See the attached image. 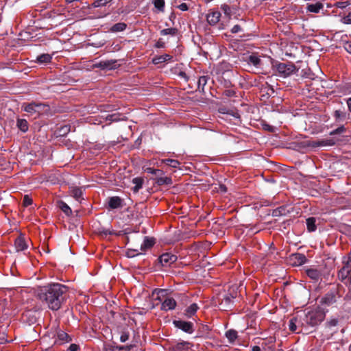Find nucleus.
I'll return each instance as SVG.
<instances>
[{
    "instance_id": "obj_13",
    "label": "nucleus",
    "mask_w": 351,
    "mask_h": 351,
    "mask_svg": "<svg viewBox=\"0 0 351 351\" xmlns=\"http://www.w3.org/2000/svg\"><path fill=\"white\" fill-rule=\"evenodd\" d=\"M306 256L302 253H293L289 256V261L293 266H300L307 262Z\"/></svg>"
},
{
    "instance_id": "obj_32",
    "label": "nucleus",
    "mask_w": 351,
    "mask_h": 351,
    "mask_svg": "<svg viewBox=\"0 0 351 351\" xmlns=\"http://www.w3.org/2000/svg\"><path fill=\"white\" fill-rule=\"evenodd\" d=\"M225 337L230 343H233L238 337V332L234 329H230L226 332Z\"/></svg>"
},
{
    "instance_id": "obj_31",
    "label": "nucleus",
    "mask_w": 351,
    "mask_h": 351,
    "mask_svg": "<svg viewBox=\"0 0 351 351\" xmlns=\"http://www.w3.org/2000/svg\"><path fill=\"white\" fill-rule=\"evenodd\" d=\"M36 107L35 108H36V110H38V112H36V117L43 114L49 110V105H47L45 104L36 102Z\"/></svg>"
},
{
    "instance_id": "obj_26",
    "label": "nucleus",
    "mask_w": 351,
    "mask_h": 351,
    "mask_svg": "<svg viewBox=\"0 0 351 351\" xmlns=\"http://www.w3.org/2000/svg\"><path fill=\"white\" fill-rule=\"evenodd\" d=\"M105 119L111 123L112 122H118L124 120L125 119V116L121 113L115 112L107 114Z\"/></svg>"
},
{
    "instance_id": "obj_60",
    "label": "nucleus",
    "mask_w": 351,
    "mask_h": 351,
    "mask_svg": "<svg viewBox=\"0 0 351 351\" xmlns=\"http://www.w3.org/2000/svg\"><path fill=\"white\" fill-rule=\"evenodd\" d=\"M80 346L75 343H71L67 348V351H78Z\"/></svg>"
},
{
    "instance_id": "obj_21",
    "label": "nucleus",
    "mask_w": 351,
    "mask_h": 351,
    "mask_svg": "<svg viewBox=\"0 0 351 351\" xmlns=\"http://www.w3.org/2000/svg\"><path fill=\"white\" fill-rule=\"evenodd\" d=\"M177 305L176 301L172 298H167L161 304L160 309L168 311L175 309Z\"/></svg>"
},
{
    "instance_id": "obj_39",
    "label": "nucleus",
    "mask_w": 351,
    "mask_h": 351,
    "mask_svg": "<svg viewBox=\"0 0 351 351\" xmlns=\"http://www.w3.org/2000/svg\"><path fill=\"white\" fill-rule=\"evenodd\" d=\"M70 131H71V125H64L58 129L56 134L59 136H65L70 132Z\"/></svg>"
},
{
    "instance_id": "obj_10",
    "label": "nucleus",
    "mask_w": 351,
    "mask_h": 351,
    "mask_svg": "<svg viewBox=\"0 0 351 351\" xmlns=\"http://www.w3.org/2000/svg\"><path fill=\"white\" fill-rule=\"evenodd\" d=\"M339 295V291L337 287H334L331 289L328 292H327L321 300V303L322 304L326 305L328 306L335 304L337 302V298Z\"/></svg>"
},
{
    "instance_id": "obj_14",
    "label": "nucleus",
    "mask_w": 351,
    "mask_h": 351,
    "mask_svg": "<svg viewBox=\"0 0 351 351\" xmlns=\"http://www.w3.org/2000/svg\"><path fill=\"white\" fill-rule=\"evenodd\" d=\"M305 274L313 282H318L322 280V272L320 270L314 267H305Z\"/></svg>"
},
{
    "instance_id": "obj_52",
    "label": "nucleus",
    "mask_w": 351,
    "mask_h": 351,
    "mask_svg": "<svg viewBox=\"0 0 351 351\" xmlns=\"http://www.w3.org/2000/svg\"><path fill=\"white\" fill-rule=\"evenodd\" d=\"M276 342L275 337H269L265 340V344L269 346V348L272 350L271 351H274L275 348H273L274 343Z\"/></svg>"
},
{
    "instance_id": "obj_19",
    "label": "nucleus",
    "mask_w": 351,
    "mask_h": 351,
    "mask_svg": "<svg viewBox=\"0 0 351 351\" xmlns=\"http://www.w3.org/2000/svg\"><path fill=\"white\" fill-rule=\"evenodd\" d=\"M94 66L104 70L114 69L117 66V61L114 60L100 61L99 62L95 64Z\"/></svg>"
},
{
    "instance_id": "obj_51",
    "label": "nucleus",
    "mask_w": 351,
    "mask_h": 351,
    "mask_svg": "<svg viewBox=\"0 0 351 351\" xmlns=\"http://www.w3.org/2000/svg\"><path fill=\"white\" fill-rule=\"evenodd\" d=\"M33 204L32 198L29 195H25L23 199V205L27 207Z\"/></svg>"
},
{
    "instance_id": "obj_16",
    "label": "nucleus",
    "mask_w": 351,
    "mask_h": 351,
    "mask_svg": "<svg viewBox=\"0 0 351 351\" xmlns=\"http://www.w3.org/2000/svg\"><path fill=\"white\" fill-rule=\"evenodd\" d=\"M351 273V260H348L345 263L343 267L338 271L337 276L338 278L341 281L344 282L348 276L350 275Z\"/></svg>"
},
{
    "instance_id": "obj_55",
    "label": "nucleus",
    "mask_w": 351,
    "mask_h": 351,
    "mask_svg": "<svg viewBox=\"0 0 351 351\" xmlns=\"http://www.w3.org/2000/svg\"><path fill=\"white\" fill-rule=\"evenodd\" d=\"M221 9L223 10V13L226 15L230 16L231 15V9L230 6L227 4H222L221 5Z\"/></svg>"
},
{
    "instance_id": "obj_47",
    "label": "nucleus",
    "mask_w": 351,
    "mask_h": 351,
    "mask_svg": "<svg viewBox=\"0 0 351 351\" xmlns=\"http://www.w3.org/2000/svg\"><path fill=\"white\" fill-rule=\"evenodd\" d=\"M317 145L319 146H333L335 141L333 139H323L317 141Z\"/></svg>"
},
{
    "instance_id": "obj_43",
    "label": "nucleus",
    "mask_w": 351,
    "mask_h": 351,
    "mask_svg": "<svg viewBox=\"0 0 351 351\" xmlns=\"http://www.w3.org/2000/svg\"><path fill=\"white\" fill-rule=\"evenodd\" d=\"M127 27V25L124 23H117L112 26L111 31L113 32H118L124 31Z\"/></svg>"
},
{
    "instance_id": "obj_37",
    "label": "nucleus",
    "mask_w": 351,
    "mask_h": 351,
    "mask_svg": "<svg viewBox=\"0 0 351 351\" xmlns=\"http://www.w3.org/2000/svg\"><path fill=\"white\" fill-rule=\"evenodd\" d=\"M155 243V240L153 238L145 237L143 243L141 245V250H145L152 247Z\"/></svg>"
},
{
    "instance_id": "obj_40",
    "label": "nucleus",
    "mask_w": 351,
    "mask_h": 351,
    "mask_svg": "<svg viewBox=\"0 0 351 351\" xmlns=\"http://www.w3.org/2000/svg\"><path fill=\"white\" fill-rule=\"evenodd\" d=\"M322 8L323 5L321 3L309 4L307 7L308 11L313 13H319Z\"/></svg>"
},
{
    "instance_id": "obj_46",
    "label": "nucleus",
    "mask_w": 351,
    "mask_h": 351,
    "mask_svg": "<svg viewBox=\"0 0 351 351\" xmlns=\"http://www.w3.org/2000/svg\"><path fill=\"white\" fill-rule=\"evenodd\" d=\"M346 131V129L343 125H341L337 128L330 132V136L341 135Z\"/></svg>"
},
{
    "instance_id": "obj_35",
    "label": "nucleus",
    "mask_w": 351,
    "mask_h": 351,
    "mask_svg": "<svg viewBox=\"0 0 351 351\" xmlns=\"http://www.w3.org/2000/svg\"><path fill=\"white\" fill-rule=\"evenodd\" d=\"M172 56L169 54H163L161 56H156L152 59V62L154 64H158L162 62H165L167 60H170Z\"/></svg>"
},
{
    "instance_id": "obj_59",
    "label": "nucleus",
    "mask_w": 351,
    "mask_h": 351,
    "mask_svg": "<svg viewBox=\"0 0 351 351\" xmlns=\"http://www.w3.org/2000/svg\"><path fill=\"white\" fill-rule=\"evenodd\" d=\"M223 93L226 97H230L234 96L236 94V92L234 91V89H225Z\"/></svg>"
},
{
    "instance_id": "obj_1",
    "label": "nucleus",
    "mask_w": 351,
    "mask_h": 351,
    "mask_svg": "<svg viewBox=\"0 0 351 351\" xmlns=\"http://www.w3.org/2000/svg\"><path fill=\"white\" fill-rule=\"evenodd\" d=\"M68 287L60 283H50L40 287L37 295L40 300L53 311L59 310L66 298Z\"/></svg>"
},
{
    "instance_id": "obj_24",
    "label": "nucleus",
    "mask_w": 351,
    "mask_h": 351,
    "mask_svg": "<svg viewBox=\"0 0 351 351\" xmlns=\"http://www.w3.org/2000/svg\"><path fill=\"white\" fill-rule=\"evenodd\" d=\"M14 247L16 252L24 251L27 248V244L24 237L21 235L18 237L14 241Z\"/></svg>"
},
{
    "instance_id": "obj_33",
    "label": "nucleus",
    "mask_w": 351,
    "mask_h": 351,
    "mask_svg": "<svg viewBox=\"0 0 351 351\" xmlns=\"http://www.w3.org/2000/svg\"><path fill=\"white\" fill-rule=\"evenodd\" d=\"M16 126L17 128L22 132H26L28 131L29 125L26 119H17L16 120Z\"/></svg>"
},
{
    "instance_id": "obj_15",
    "label": "nucleus",
    "mask_w": 351,
    "mask_h": 351,
    "mask_svg": "<svg viewBox=\"0 0 351 351\" xmlns=\"http://www.w3.org/2000/svg\"><path fill=\"white\" fill-rule=\"evenodd\" d=\"M293 208L289 205H282L272 210V217L286 216L293 212Z\"/></svg>"
},
{
    "instance_id": "obj_12",
    "label": "nucleus",
    "mask_w": 351,
    "mask_h": 351,
    "mask_svg": "<svg viewBox=\"0 0 351 351\" xmlns=\"http://www.w3.org/2000/svg\"><path fill=\"white\" fill-rule=\"evenodd\" d=\"M300 326H304V322L302 319V315L292 317L288 324L289 330L294 333L298 334L301 330H298Z\"/></svg>"
},
{
    "instance_id": "obj_62",
    "label": "nucleus",
    "mask_w": 351,
    "mask_h": 351,
    "mask_svg": "<svg viewBox=\"0 0 351 351\" xmlns=\"http://www.w3.org/2000/svg\"><path fill=\"white\" fill-rule=\"evenodd\" d=\"M228 189L225 184H220L218 189V192L221 193H226L227 192Z\"/></svg>"
},
{
    "instance_id": "obj_30",
    "label": "nucleus",
    "mask_w": 351,
    "mask_h": 351,
    "mask_svg": "<svg viewBox=\"0 0 351 351\" xmlns=\"http://www.w3.org/2000/svg\"><path fill=\"white\" fill-rule=\"evenodd\" d=\"M306 224L307 230L309 232H313L317 230L316 218L310 217L306 219Z\"/></svg>"
},
{
    "instance_id": "obj_54",
    "label": "nucleus",
    "mask_w": 351,
    "mask_h": 351,
    "mask_svg": "<svg viewBox=\"0 0 351 351\" xmlns=\"http://www.w3.org/2000/svg\"><path fill=\"white\" fill-rule=\"evenodd\" d=\"M166 290L165 289H155L154 291H153V293L152 294L154 295V294H156L158 295V298L157 299L160 300V296H164L165 294L166 293Z\"/></svg>"
},
{
    "instance_id": "obj_27",
    "label": "nucleus",
    "mask_w": 351,
    "mask_h": 351,
    "mask_svg": "<svg viewBox=\"0 0 351 351\" xmlns=\"http://www.w3.org/2000/svg\"><path fill=\"white\" fill-rule=\"evenodd\" d=\"M132 183L134 184L132 190L133 193H136L141 189H142L144 183V180L141 177H136L132 179Z\"/></svg>"
},
{
    "instance_id": "obj_9",
    "label": "nucleus",
    "mask_w": 351,
    "mask_h": 351,
    "mask_svg": "<svg viewBox=\"0 0 351 351\" xmlns=\"http://www.w3.org/2000/svg\"><path fill=\"white\" fill-rule=\"evenodd\" d=\"M40 313L34 309L25 311L21 316L23 322L31 326L36 324L39 317Z\"/></svg>"
},
{
    "instance_id": "obj_4",
    "label": "nucleus",
    "mask_w": 351,
    "mask_h": 351,
    "mask_svg": "<svg viewBox=\"0 0 351 351\" xmlns=\"http://www.w3.org/2000/svg\"><path fill=\"white\" fill-rule=\"evenodd\" d=\"M325 318V313L319 308L304 312L302 319L304 325L315 326L319 325Z\"/></svg>"
},
{
    "instance_id": "obj_25",
    "label": "nucleus",
    "mask_w": 351,
    "mask_h": 351,
    "mask_svg": "<svg viewBox=\"0 0 351 351\" xmlns=\"http://www.w3.org/2000/svg\"><path fill=\"white\" fill-rule=\"evenodd\" d=\"M71 195L77 202H82L84 200L82 197L83 191L81 187L73 186L70 188Z\"/></svg>"
},
{
    "instance_id": "obj_58",
    "label": "nucleus",
    "mask_w": 351,
    "mask_h": 351,
    "mask_svg": "<svg viewBox=\"0 0 351 351\" xmlns=\"http://www.w3.org/2000/svg\"><path fill=\"white\" fill-rule=\"evenodd\" d=\"M126 254H127L128 257L133 258V257H135V256H136L138 255H140L141 254L136 253V250H128Z\"/></svg>"
},
{
    "instance_id": "obj_44",
    "label": "nucleus",
    "mask_w": 351,
    "mask_h": 351,
    "mask_svg": "<svg viewBox=\"0 0 351 351\" xmlns=\"http://www.w3.org/2000/svg\"><path fill=\"white\" fill-rule=\"evenodd\" d=\"M51 56L48 53H43L37 57V61L40 63H48L51 60Z\"/></svg>"
},
{
    "instance_id": "obj_18",
    "label": "nucleus",
    "mask_w": 351,
    "mask_h": 351,
    "mask_svg": "<svg viewBox=\"0 0 351 351\" xmlns=\"http://www.w3.org/2000/svg\"><path fill=\"white\" fill-rule=\"evenodd\" d=\"M191 346L192 345L190 342L182 341L172 345L169 348V351H189Z\"/></svg>"
},
{
    "instance_id": "obj_22",
    "label": "nucleus",
    "mask_w": 351,
    "mask_h": 351,
    "mask_svg": "<svg viewBox=\"0 0 351 351\" xmlns=\"http://www.w3.org/2000/svg\"><path fill=\"white\" fill-rule=\"evenodd\" d=\"M210 328L207 325H201L197 330L196 335L194 339L203 338L206 339L209 337Z\"/></svg>"
},
{
    "instance_id": "obj_53",
    "label": "nucleus",
    "mask_w": 351,
    "mask_h": 351,
    "mask_svg": "<svg viewBox=\"0 0 351 351\" xmlns=\"http://www.w3.org/2000/svg\"><path fill=\"white\" fill-rule=\"evenodd\" d=\"M147 172L151 174L155 175L156 177L158 176H162L164 174L163 171L160 169H153V168H147Z\"/></svg>"
},
{
    "instance_id": "obj_36",
    "label": "nucleus",
    "mask_w": 351,
    "mask_h": 351,
    "mask_svg": "<svg viewBox=\"0 0 351 351\" xmlns=\"http://www.w3.org/2000/svg\"><path fill=\"white\" fill-rule=\"evenodd\" d=\"M198 308L197 304L193 303L186 308L184 314L186 317H191L196 313Z\"/></svg>"
},
{
    "instance_id": "obj_29",
    "label": "nucleus",
    "mask_w": 351,
    "mask_h": 351,
    "mask_svg": "<svg viewBox=\"0 0 351 351\" xmlns=\"http://www.w3.org/2000/svg\"><path fill=\"white\" fill-rule=\"evenodd\" d=\"M155 183L159 186L162 185H171L173 182L170 177L158 176L156 178Z\"/></svg>"
},
{
    "instance_id": "obj_50",
    "label": "nucleus",
    "mask_w": 351,
    "mask_h": 351,
    "mask_svg": "<svg viewBox=\"0 0 351 351\" xmlns=\"http://www.w3.org/2000/svg\"><path fill=\"white\" fill-rule=\"evenodd\" d=\"M177 29L176 28H167L160 31L161 35H176Z\"/></svg>"
},
{
    "instance_id": "obj_61",
    "label": "nucleus",
    "mask_w": 351,
    "mask_h": 351,
    "mask_svg": "<svg viewBox=\"0 0 351 351\" xmlns=\"http://www.w3.org/2000/svg\"><path fill=\"white\" fill-rule=\"evenodd\" d=\"M241 30L242 29L239 25H235L232 27L230 32L232 34H236L241 32Z\"/></svg>"
},
{
    "instance_id": "obj_64",
    "label": "nucleus",
    "mask_w": 351,
    "mask_h": 351,
    "mask_svg": "<svg viewBox=\"0 0 351 351\" xmlns=\"http://www.w3.org/2000/svg\"><path fill=\"white\" fill-rule=\"evenodd\" d=\"M344 49L350 53H351V41H347L343 45Z\"/></svg>"
},
{
    "instance_id": "obj_56",
    "label": "nucleus",
    "mask_w": 351,
    "mask_h": 351,
    "mask_svg": "<svg viewBox=\"0 0 351 351\" xmlns=\"http://www.w3.org/2000/svg\"><path fill=\"white\" fill-rule=\"evenodd\" d=\"M130 333L128 331H123L120 335V341L122 343L126 342L129 339Z\"/></svg>"
},
{
    "instance_id": "obj_6",
    "label": "nucleus",
    "mask_w": 351,
    "mask_h": 351,
    "mask_svg": "<svg viewBox=\"0 0 351 351\" xmlns=\"http://www.w3.org/2000/svg\"><path fill=\"white\" fill-rule=\"evenodd\" d=\"M237 297V293H226L222 295L219 303V307L223 311H230L232 308L234 303V299Z\"/></svg>"
},
{
    "instance_id": "obj_11",
    "label": "nucleus",
    "mask_w": 351,
    "mask_h": 351,
    "mask_svg": "<svg viewBox=\"0 0 351 351\" xmlns=\"http://www.w3.org/2000/svg\"><path fill=\"white\" fill-rule=\"evenodd\" d=\"M178 259L176 254L171 252H165L160 255L158 258L159 263L163 267H169L174 263Z\"/></svg>"
},
{
    "instance_id": "obj_34",
    "label": "nucleus",
    "mask_w": 351,
    "mask_h": 351,
    "mask_svg": "<svg viewBox=\"0 0 351 351\" xmlns=\"http://www.w3.org/2000/svg\"><path fill=\"white\" fill-rule=\"evenodd\" d=\"M210 81L212 83L213 80L210 78L208 75H203L199 77L197 82V88H204L205 86L208 85L210 88H211V85L208 84V82Z\"/></svg>"
},
{
    "instance_id": "obj_57",
    "label": "nucleus",
    "mask_w": 351,
    "mask_h": 351,
    "mask_svg": "<svg viewBox=\"0 0 351 351\" xmlns=\"http://www.w3.org/2000/svg\"><path fill=\"white\" fill-rule=\"evenodd\" d=\"M341 21L344 24H351V12L344 16Z\"/></svg>"
},
{
    "instance_id": "obj_23",
    "label": "nucleus",
    "mask_w": 351,
    "mask_h": 351,
    "mask_svg": "<svg viewBox=\"0 0 351 351\" xmlns=\"http://www.w3.org/2000/svg\"><path fill=\"white\" fill-rule=\"evenodd\" d=\"M220 17V12L217 10L210 11L206 15V20L210 25H215L219 21Z\"/></svg>"
},
{
    "instance_id": "obj_28",
    "label": "nucleus",
    "mask_w": 351,
    "mask_h": 351,
    "mask_svg": "<svg viewBox=\"0 0 351 351\" xmlns=\"http://www.w3.org/2000/svg\"><path fill=\"white\" fill-rule=\"evenodd\" d=\"M35 107H36L35 101L29 104H23L22 106L23 110L31 115H36V112H38V110H36Z\"/></svg>"
},
{
    "instance_id": "obj_49",
    "label": "nucleus",
    "mask_w": 351,
    "mask_h": 351,
    "mask_svg": "<svg viewBox=\"0 0 351 351\" xmlns=\"http://www.w3.org/2000/svg\"><path fill=\"white\" fill-rule=\"evenodd\" d=\"M112 1V0H95L92 3V7L99 8V7L105 6L107 3H110Z\"/></svg>"
},
{
    "instance_id": "obj_3",
    "label": "nucleus",
    "mask_w": 351,
    "mask_h": 351,
    "mask_svg": "<svg viewBox=\"0 0 351 351\" xmlns=\"http://www.w3.org/2000/svg\"><path fill=\"white\" fill-rule=\"evenodd\" d=\"M245 62L252 68L253 71L266 73L273 67L272 59L269 57L260 56L252 53L245 58Z\"/></svg>"
},
{
    "instance_id": "obj_42",
    "label": "nucleus",
    "mask_w": 351,
    "mask_h": 351,
    "mask_svg": "<svg viewBox=\"0 0 351 351\" xmlns=\"http://www.w3.org/2000/svg\"><path fill=\"white\" fill-rule=\"evenodd\" d=\"M162 162L164 164H165L166 165L169 166L172 168H174V169L179 168L180 169V162L177 160L167 158V159L162 160Z\"/></svg>"
},
{
    "instance_id": "obj_5",
    "label": "nucleus",
    "mask_w": 351,
    "mask_h": 351,
    "mask_svg": "<svg viewBox=\"0 0 351 351\" xmlns=\"http://www.w3.org/2000/svg\"><path fill=\"white\" fill-rule=\"evenodd\" d=\"M304 83L306 86H315V88H332L333 85L329 84L326 81L322 80L311 72H306L304 76Z\"/></svg>"
},
{
    "instance_id": "obj_63",
    "label": "nucleus",
    "mask_w": 351,
    "mask_h": 351,
    "mask_svg": "<svg viewBox=\"0 0 351 351\" xmlns=\"http://www.w3.org/2000/svg\"><path fill=\"white\" fill-rule=\"evenodd\" d=\"M348 5V1H339L337 3V7L341 9L345 8Z\"/></svg>"
},
{
    "instance_id": "obj_41",
    "label": "nucleus",
    "mask_w": 351,
    "mask_h": 351,
    "mask_svg": "<svg viewBox=\"0 0 351 351\" xmlns=\"http://www.w3.org/2000/svg\"><path fill=\"white\" fill-rule=\"evenodd\" d=\"M333 117L337 121H344L346 119V112L344 110H336L333 113Z\"/></svg>"
},
{
    "instance_id": "obj_48",
    "label": "nucleus",
    "mask_w": 351,
    "mask_h": 351,
    "mask_svg": "<svg viewBox=\"0 0 351 351\" xmlns=\"http://www.w3.org/2000/svg\"><path fill=\"white\" fill-rule=\"evenodd\" d=\"M219 111L220 113L228 114H230V115H231V116H232V117H234V118H237V119L240 118V115H239V112H234L232 110H226V108H220Z\"/></svg>"
},
{
    "instance_id": "obj_17",
    "label": "nucleus",
    "mask_w": 351,
    "mask_h": 351,
    "mask_svg": "<svg viewBox=\"0 0 351 351\" xmlns=\"http://www.w3.org/2000/svg\"><path fill=\"white\" fill-rule=\"evenodd\" d=\"M108 208L111 210L121 208L123 206V199L119 196H112L108 198Z\"/></svg>"
},
{
    "instance_id": "obj_45",
    "label": "nucleus",
    "mask_w": 351,
    "mask_h": 351,
    "mask_svg": "<svg viewBox=\"0 0 351 351\" xmlns=\"http://www.w3.org/2000/svg\"><path fill=\"white\" fill-rule=\"evenodd\" d=\"M154 7L160 12H164L165 10V0H154L153 1Z\"/></svg>"
},
{
    "instance_id": "obj_8",
    "label": "nucleus",
    "mask_w": 351,
    "mask_h": 351,
    "mask_svg": "<svg viewBox=\"0 0 351 351\" xmlns=\"http://www.w3.org/2000/svg\"><path fill=\"white\" fill-rule=\"evenodd\" d=\"M276 69L278 75L282 77H287L291 75L295 70L294 64L291 63H278L276 64Z\"/></svg>"
},
{
    "instance_id": "obj_2",
    "label": "nucleus",
    "mask_w": 351,
    "mask_h": 351,
    "mask_svg": "<svg viewBox=\"0 0 351 351\" xmlns=\"http://www.w3.org/2000/svg\"><path fill=\"white\" fill-rule=\"evenodd\" d=\"M43 343L49 346L62 345L72 341V337L58 324L53 323L42 337Z\"/></svg>"
},
{
    "instance_id": "obj_38",
    "label": "nucleus",
    "mask_w": 351,
    "mask_h": 351,
    "mask_svg": "<svg viewBox=\"0 0 351 351\" xmlns=\"http://www.w3.org/2000/svg\"><path fill=\"white\" fill-rule=\"evenodd\" d=\"M58 206L61 210L66 215L70 216L72 215V210L69 206L63 201L58 202Z\"/></svg>"
},
{
    "instance_id": "obj_7",
    "label": "nucleus",
    "mask_w": 351,
    "mask_h": 351,
    "mask_svg": "<svg viewBox=\"0 0 351 351\" xmlns=\"http://www.w3.org/2000/svg\"><path fill=\"white\" fill-rule=\"evenodd\" d=\"M172 323L175 328L188 335H192L195 330L194 323L190 321L180 319L173 320Z\"/></svg>"
},
{
    "instance_id": "obj_20",
    "label": "nucleus",
    "mask_w": 351,
    "mask_h": 351,
    "mask_svg": "<svg viewBox=\"0 0 351 351\" xmlns=\"http://www.w3.org/2000/svg\"><path fill=\"white\" fill-rule=\"evenodd\" d=\"M133 348V344L125 346L105 345L104 347V351H130Z\"/></svg>"
}]
</instances>
